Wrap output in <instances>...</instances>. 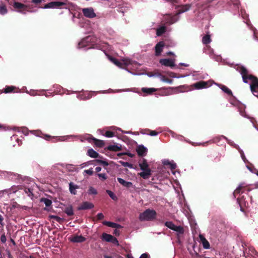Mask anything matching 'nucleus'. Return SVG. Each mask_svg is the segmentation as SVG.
Returning a JSON list of instances; mask_svg holds the SVG:
<instances>
[{"label":"nucleus","instance_id":"nucleus-1","mask_svg":"<svg viewBox=\"0 0 258 258\" xmlns=\"http://www.w3.org/2000/svg\"><path fill=\"white\" fill-rule=\"evenodd\" d=\"M37 187L35 183L30 181L28 185H13L9 188L0 190V197L7 196L9 198L14 197V196L20 197L21 195L25 194L31 199L34 197V191L37 189Z\"/></svg>","mask_w":258,"mask_h":258},{"label":"nucleus","instance_id":"nucleus-2","mask_svg":"<svg viewBox=\"0 0 258 258\" xmlns=\"http://www.w3.org/2000/svg\"><path fill=\"white\" fill-rule=\"evenodd\" d=\"M242 76L243 82L245 83H248V80L251 81L250 88L251 92L254 94L257 93L258 90V78L251 74H248L247 69L243 66H237L235 68Z\"/></svg>","mask_w":258,"mask_h":258},{"label":"nucleus","instance_id":"nucleus-3","mask_svg":"<svg viewBox=\"0 0 258 258\" xmlns=\"http://www.w3.org/2000/svg\"><path fill=\"white\" fill-rule=\"evenodd\" d=\"M156 216L157 213L155 210L148 209L140 214L139 219L141 221H153L156 219Z\"/></svg>","mask_w":258,"mask_h":258},{"label":"nucleus","instance_id":"nucleus-4","mask_svg":"<svg viewBox=\"0 0 258 258\" xmlns=\"http://www.w3.org/2000/svg\"><path fill=\"white\" fill-rule=\"evenodd\" d=\"M94 42V38L91 36H88L82 39L78 43V48H83L88 47L87 49H89L92 47Z\"/></svg>","mask_w":258,"mask_h":258},{"label":"nucleus","instance_id":"nucleus-5","mask_svg":"<svg viewBox=\"0 0 258 258\" xmlns=\"http://www.w3.org/2000/svg\"><path fill=\"white\" fill-rule=\"evenodd\" d=\"M69 3L67 1H66L65 2H49V9H69Z\"/></svg>","mask_w":258,"mask_h":258},{"label":"nucleus","instance_id":"nucleus-6","mask_svg":"<svg viewBox=\"0 0 258 258\" xmlns=\"http://www.w3.org/2000/svg\"><path fill=\"white\" fill-rule=\"evenodd\" d=\"M13 6L16 11L23 14H26L27 12H31L28 10V6L19 2H14Z\"/></svg>","mask_w":258,"mask_h":258},{"label":"nucleus","instance_id":"nucleus-7","mask_svg":"<svg viewBox=\"0 0 258 258\" xmlns=\"http://www.w3.org/2000/svg\"><path fill=\"white\" fill-rule=\"evenodd\" d=\"M82 13L84 16L89 18H93L96 16V14L92 8L83 9Z\"/></svg>","mask_w":258,"mask_h":258},{"label":"nucleus","instance_id":"nucleus-8","mask_svg":"<svg viewBox=\"0 0 258 258\" xmlns=\"http://www.w3.org/2000/svg\"><path fill=\"white\" fill-rule=\"evenodd\" d=\"M159 62L162 64L166 67H169L171 68H174L175 66L174 63V60L169 58L161 59Z\"/></svg>","mask_w":258,"mask_h":258},{"label":"nucleus","instance_id":"nucleus-9","mask_svg":"<svg viewBox=\"0 0 258 258\" xmlns=\"http://www.w3.org/2000/svg\"><path fill=\"white\" fill-rule=\"evenodd\" d=\"M3 176L7 178L9 180H14L17 178H18L20 176V175L12 172H8V171H3L2 172Z\"/></svg>","mask_w":258,"mask_h":258},{"label":"nucleus","instance_id":"nucleus-10","mask_svg":"<svg viewBox=\"0 0 258 258\" xmlns=\"http://www.w3.org/2000/svg\"><path fill=\"white\" fill-rule=\"evenodd\" d=\"M165 46V43L163 41H160L155 46V55L157 56H159L163 51V48Z\"/></svg>","mask_w":258,"mask_h":258},{"label":"nucleus","instance_id":"nucleus-11","mask_svg":"<svg viewBox=\"0 0 258 258\" xmlns=\"http://www.w3.org/2000/svg\"><path fill=\"white\" fill-rule=\"evenodd\" d=\"M26 93L30 94L31 96H35V95H46V91L43 90H30L29 91H26Z\"/></svg>","mask_w":258,"mask_h":258},{"label":"nucleus","instance_id":"nucleus-12","mask_svg":"<svg viewBox=\"0 0 258 258\" xmlns=\"http://www.w3.org/2000/svg\"><path fill=\"white\" fill-rule=\"evenodd\" d=\"M94 207V205L88 202H84L78 207L79 210H85L92 209Z\"/></svg>","mask_w":258,"mask_h":258},{"label":"nucleus","instance_id":"nucleus-13","mask_svg":"<svg viewBox=\"0 0 258 258\" xmlns=\"http://www.w3.org/2000/svg\"><path fill=\"white\" fill-rule=\"evenodd\" d=\"M71 241L74 243L82 242L86 240V238L82 235H74L70 238Z\"/></svg>","mask_w":258,"mask_h":258},{"label":"nucleus","instance_id":"nucleus-14","mask_svg":"<svg viewBox=\"0 0 258 258\" xmlns=\"http://www.w3.org/2000/svg\"><path fill=\"white\" fill-rule=\"evenodd\" d=\"M237 202L239 204L241 211H243V207L246 206L248 203L245 201L244 196H242L240 198L237 199Z\"/></svg>","mask_w":258,"mask_h":258},{"label":"nucleus","instance_id":"nucleus-15","mask_svg":"<svg viewBox=\"0 0 258 258\" xmlns=\"http://www.w3.org/2000/svg\"><path fill=\"white\" fill-rule=\"evenodd\" d=\"M30 133L37 137L43 138L46 141L48 140V135L46 134L44 135L41 131L39 130L31 131Z\"/></svg>","mask_w":258,"mask_h":258},{"label":"nucleus","instance_id":"nucleus-16","mask_svg":"<svg viewBox=\"0 0 258 258\" xmlns=\"http://www.w3.org/2000/svg\"><path fill=\"white\" fill-rule=\"evenodd\" d=\"M139 174L143 178L147 179L149 178L151 175V170L149 169L147 170H143V172L139 173Z\"/></svg>","mask_w":258,"mask_h":258},{"label":"nucleus","instance_id":"nucleus-17","mask_svg":"<svg viewBox=\"0 0 258 258\" xmlns=\"http://www.w3.org/2000/svg\"><path fill=\"white\" fill-rule=\"evenodd\" d=\"M117 180L118 182L123 186L130 188L133 187V183L130 181H126L121 178L117 177Z\"/></svg>","mask_w":258,"mask_h":258},{"label":"nucleus","instance_id":"nucleus-18","mask_svg":"<svg viewBox=\"0 0 258 258\" xmlns=\"http://www.w3.org/2000/svg\"><path fill=\"white\" fill-rule=\"evenodd\" d=\"M147 149L143 145H140L138 147L137 152L139 156H144L146 155Z\"/></svg>","mask_w":258,"mask_h":258},{"label":"nucleus","instance_id":"nucleus-19","mask_svg":"<svg viewBox=\"0 0 258 258\" xmlns=\"http://www.w3.org/2000/svg\"><path fill=\"white\" fill-rule=\"evenodd\" d=\"M208 86V83L206 82L201 81L198 82L194 84V86L197 89H200L206 88Z\"/></svg>","mask_w":258,"mask_h":258},{"label":"nucleus","instance_id":"nucleus-20","mask_svg":"<svg viewBox=\"0 0 258 258\" xmlns=\"http://www.w3.org/2000/svg\"><path fill=\"white\" fill-rule=\"evenodd\" d=\"M102 224L111 228H121L122 227L120 225L111 222L103 221Z\"/></svg>","mask_w":258,"mask_h":258},{"label":"nucleus","instance_id":"nucleus-21","mask_svg":"<svg viewBox=\"0 0 258 258\" xmlns=\"http://www.w3.org/2000/svg\"><path fill=\"white\" fill-rule=\"evenodd\" d=\"M87 154L89 157L93 158L100 157L99 154L93 149L88 150Z\"/></svg>","mask_w":258,"mask_h":258},{"label":"nucleus","instance_id":"nucleus-22","mask_svg":"<svg viewBox=\"0 0 258 258\" xmlns=\"http://www.w3.org/2000/svg\"><path fill=\"white\" fill-rule=\"evenodd\" d=\"M78 188H79V186L75 184L73 182H71L69 183V190L72 194L76 195V189Z\"/></svg>","mask_w":258,"mask_h":258},{"label":"nucleus","instance_id":"nucleus-23","mask_svg":"<svg viewBox=\"0 0 258 258\" xmlns=\"http://www.w3.org/2000/svg\"><path fill=\"white\" fill-rule=\"evenodd\" d=\"M200 238L202 243L203 246L205 249H209L210 248V243L208 241L203 235H200Z\"/></svg>","mask_w":258,"mask_h":258},{"label":"nucleus","instance_id":"nucleus-24","mask_svg":"<svg viewBox=\"0 0 258 258\" xmlns=\"http://www.w3.org/2000/svg\"><path fill=\"white\" fill-rule=\"evenodd\" d=\"M139 166L142 170L150 169L149 167V165L145 159H143L142 161L139 163Z\"/></svg>","mask_w":258,"mask_h":258},{"label":"nucleus","instance_id":"nucleus-25","mask_svg":"<svg viewBox=\"0 0 258 258\" xmlns=\"http://www.w3.org/2000/svg\"><path fill=\"white\" fill-rule=\"evenodd\" d=\"M91 140L93 141V143L97 147L102 148V147H103L104 146V142L102 140L97 139L94 138H91Z\"/></svg>","mask_w":258,"mask_h":258},{"label":"nucleus","instance_id":"nucleus-26","mask_svg":"<svg viewBox=\"0 0 258 258\" xmlns=\"http://www.w3.org/2000/svg\"><path fill=\"white\" fill-rule=\"evenodd\" d=\"M108 150L112 151H119L121 150V146L117 145H109L107 147Z\"/></svg>","mask_w":258,"mask_h":258},{"label":"nucleus","instance_id":"nucleus-27","mask_svg":"<svg viewBox=\"0 0 258 258\" xmlns=\"http://www.w3.org/2000/svg\"><path fill=\"white\" fill-rule=\"evenodd\" d=\"M112 236H113L110 234H107L106 233H103L102 234L101 238L103 241L110 242Z\"/></svg>","mask_w":258,"mask_h":258},{"label":"nucleus","instance_id":"nucleus-28","mask_svg":"<svg viewBox=\"0 0 258 258\" xmlns=\"http://www.w3.org/2000/svg\"><path fill=\"white\" fill-rule=\"evenodd\" d=\"M157 90L154 88H143L142 89V91L143 92L148 94H151L153 93L154 92H156Z\"/></svg>","mask_w":258,"mask_h":258},{"label":"nucleus","instance_id":"nucleus-29","mask_svg":"<svg viewBox=\"0 0 258 258\" xmlns=\"http://www.w3.org/2000/svg\"><path fill=\"white\" fill-rule=\"evenodd\" d=\"M64 213H66L69 216H71L74 215V211L72 206H69L67 207L64 211Z\"/></svg>","mask_w":258,"mask_h":258},{"label":"nucleus","instance_id":"nucleus-30","mask_svg":"<svg viewBox=\"0 0 258 258\" xmlns=\"http://www.w3.org/2000/svg\"><path fill=\"white\" fill-rule=\"evenodd\" d=\"M211 41L210 35L207 34L205 35L202 38V42L204 44H208Z\"/></svg>","mask_w":258,"mask_h":258},{"label":"nucleus","instance_id":"nucleus-31","mask_svg":"<svg viewBox=\"0 0 258 258\" xmlns=\"http://www.w3.org/2000/svg\"><path fill=\"white\" fill-rule=\"evenodd\" d=\"M173 230L178 233V234H177L178 235L179 234H183L184 232L183 228L181 226H176L175 225Z\"/></svg>","mask_w":258,"mask_h":258},{"label":"nucleus","instance_id":"nucleus-32","mask_svg":"<svg viewBox=\"0 0 258 258\" xmlns=\"http://www.w3.org/2000/svg\"><path fill=\"white\" fill-rule=\"evenodd\" d=\"M166 27L162 26L157 30L156 34L157 36H160L166 32Z\"/></svg>","mask_w":258,"mask_h":258},{"label":"nucleus","instance_id":"nucleus-33","mask_svg":"<svg viewBox=\"0 0 258 258\" xmlns=\"http://www.w3.org/2000/svg\"><path fill=\"white\" fill-rule=\"evenodd\" d=\"M109 59L111 62H112L114 64L118 67H120L122 65V63L115 57L111 56L109 57Z\"/></svg>","mask_w":258,"mask_h":258},{"label":"nucleus","instance_id":"nucleus-34","mask_svg":"<svg viewBox=\"0 0 258 258\" xmlns=\"http://www.w3.org/2000/svg\"><path fill=\"white\" fill-rule=\"evenodd\" d=\"M221 89L223 92L227 93L228 95H232V91L226 86L222 85Z\"/></svg>","mask_w":258,"mask_h":258},{"label":"nucleus","instance_id":"nucleus-35","mask_svg":"<svg viewBox=\"0 0 258 258\" xmlns=\"http://www.w3.org/2000/svg\"><path fill=\"white\" fill-rule=\"evenodd\" d=\"M191 7V5L189 4H186L184 5H182L181 7V9L180 10V11L181 13L185 12L190 9Z\"/></svg>","mask_w":258,"mask_h":258},{"label":"nucleus","instance_id":"nucleus-36","mask_svg":"<svg viewBox=\"0 0 258 258\" xmlns=\"http://www.w3.org/2000/svg\"><path fill=\"white\" fill-rule=\"evenodd\" d=\"M161 80L164 82L167 83L169 84H172L173 82V80L170 79L164 75H162L161 76Z\"/></svg>","mask_w":258,"mask_h":258},{"label":"nucleus","instance_id":"nucleus-37","mask_svg":"<svg viewBox=\"0 0 258 258\" xmlns=\"http://www.w3.org/2000/svg\"><path fill=\"white\" fill-rule=\"evenodd\" d=\"M165 225L170 229L173 230L175 225L171 221H167L165 223Z\"/></svg>","mask_w":258,"mask_h":258},{"label":"nucleus","instance_id":"nucleus-38","mask_svg":"<svg viewBox=\"0 0 258 258\" xmlns=\"http://www.w3.org/2000/svg\"><path fill=\"white\" fill-rule=\"evenodd\" d=\"M8 12L7 9L5 5H1L0 6V14L1 15H5L7 14Z\"/></svg>","mask_w":258,"mask_h":258},{"label":"nucleus","instance_id":"nucleus-39","mask_svg":"<svg viewBox=\"0 0 258 258\" xmlns=\"http://www.w3.org/2000/svg\"><path fill=\"white\" fill-rule=\"evenodd\" d=\"M243 187L244 186L240 185L236 188V189L233 192V196L234 198H236V195L239 194L241 191V190Z\"/></svg>","mask_w":258,"mask_h":258},{"label":"nucleus","instance_id":"nucleus-40","mask_svg":"<svg viewBox=\"0 0 258 258\" xmlns=\"http://www.w3.org/2000/svg\"><path fill=\"white\" fill-rule=\"evenodd\" d=\"M88 193L89 195H96L97 194V191L95 188L92 186H90L89 189L88 190Z\"/></svg>","mask_w":258,"mask_h":258},{"label":"nucleus","instance_id":"nucleus-41","mask_svg":"<svg viewBox=\"0 0 258 258\" xmlns=\"http://www.w3.org/2000/svg\"><path fill=\"white\" fill-rule=\"evenodd\" d=\"M15 88L14 86H6L4 91L5 93H9L12 92Z\"/></svg>","mask_w":258,"mask_h":258},{"label":"nucleus","instance_id":"nucleus-42","mask_svg":"<svg viewBox=\"0 0 258 258\" xmlns=\"http://www.w3.org/2000/svg\"><path fill=\"white\" fill-rule=\"evenodd\" d=\"M106 192L112 200H117V198L116 196L114 194V193L112 191L109 190H106Z\"/></svg>","mask_w":258,"mask_h":258},{"label":"nucleus","instance_id":"nucleus-43","mask_svg":"<svg viewBox=\"0 0 258 258\" xmlns=\"http://www.w3.org/2000/svg\"><path fill=\"white\" fill-rule=\"evenodd\" d=\"M104 136L107 138H111L115 136V133L112 131H107L105 132Z\"/></svg>","mask_w":258,"mask_h":258},{"label":"nucleus","instance_id":"nucleus-44","mask_svg":"<svg viewBox=\"0 0 258 258\" xmlns=\"http://www.w3.org/2000/svg\"><path fill=\"white\" fill-rule=\"evenodd\" d=\"M97 176L102 181L105 180L107 179V176L105 173H98Z\"/></svg>","mask_w":258,"mask_h":258},{"label":"nucleus","instance_id":"nucleus-45","mask_svg":"<svg viewBox=\"0 0 258 258\" xmlns=\"http://www.w3.org/2000/svg\"><path fill=\"white\" fill-rule=\"evenodd\" d=\"M119 162L124 167H128L132 168L133 166V165L131 163H128L127 162H124V161H120Z\"/></svg>","mask_w":258,"mask_h":258},{"label":"nucleus","instance_id":"nucleus-46","mask_svg":"<svg viewBox=\"0 0 258 258\" xmlns=\"http://www.w3.org/2000/svg\"><path fill=\"white\" fill-rule=\"evenodd\" d=\"M110 242H111L116 245H119V243H118V241L117 238H116L114 236H112V239H111V241H110Z\"/></svg>","mask_w":258,"mask_h":258},{"label":"nucleus","instance_id":"nucleus-47","mask_svg":"<svg viewBox=\"0 0 258 258\" xmlns=\"http://www.w3.org/2000/svg\"><path fill=\"white\" fill-rule=\"evenodd\" d=\"M185 87L184 86H180L179 87L173 88V87H169L168 89H176L179 90V92H184V90H182V88H184Z\"/></svg>","mask_w":258,"mask_h":258},{"label":"nucleus","instance_id":"nucleus-48","mask_svg":"<svg viewBox=\"0 0 258 258\" xmlns=\"http://www.w3.org/2000/svg\"><path fill=\"white\" fill-rule=\"evenodd\" d=\"M148 131L149 132V133H148V134H149V135H150L151 136H157L158 134V133L157 132H156V131L149 130Z\"/></svg>","mask_w":258,"mask_h":258},{"label":"nucleus","instance_id":"nucleus-49","mask_svg":"<svg viewBox=\"0 0 258 258\" xmlns=\"http://www.w3.org/2000/svg\"><path fill=\"white\" fill-rule=\"evenodd\" d=\"M104 218V215L102 213H99L97 215L96 220H100Z\"/></svg>","mask_w":258,"mask_h":258},{"label":"nucleus","instance_id":"nucleus-50","mask_svg":"<svg viewBox=\"0 0 258 258\" xmlns=\"http://www.w3.org/2000/svg\"><path fill=\"white\" fill-rule=\"evenodd\" d=\"M232 4L238 8L240 5V1L239 0H234L232 1Z\"/></svg>","mask_w":258,"mask_h":258},{"label":"nucleus","instance_id":"nucleus-51","mask_svg":"<svg viewBox=\"0 0 258 258\" xmlns=\"http://www.w3.org/2000/svg\"><path fill=\"white\" fill-rule=\"evenodd\" d=\"M84 172H85L86 173L88 174L89 175H92L93 173V171L92 170V168H90L89 169L84 170Z\"/></svg>","mask_w":258,"mask_h":258},{"label":"nucleus","instance_id":"nucleus-52","mask_svg":"<svg viewBox=\"0 0 258 258\" xmlns=\"http://www.w3.org/2000/svg\"><path fill=\"white\" fill-rule=\"evenodd\" d=\"M169 166L171 170H174L176 168V164L175 163L171 162Z\"/></svg>","mask_w":258,"mask_h":258},{"label":"nucleus","instance_id":"nucleus-53","mask_svg":"<svg viewBox=\"0 0 258 258\" xmlns=\"http://www.w3.org/2000/svg\"><path fill=\"white\" fill-rule=\"evenodd\" d=\"M45 1V0H32V2L35 4H38Z\"/></svg>","mask_w":258,"mask_h":258},{"label":"nucleus","instance_id":"nucleus-54","mask_svg":"<svg viewBox=\"0 0 258 258\" xmlns=\"http://www.w3.org/2000/svg\"><path fill=\"white\" fill-rule=\"evenodd\" d=\"M175 22L174 21V18L173 17H171L169 18V21H167V23H168L169 24H172Z\"/></svg>","mask_w":258,"mask_h":258},{"label":"nucleus","instance_id":"nucleus-55","mask_svg":"<svg viewBox=\"0 0 258 258\" xmlns=\"http://www.w3.org/2000/svg\"><path fill=\"white\" fill-rule=\"evenodd\" d=\"M1 240L3 243H5L6 241L7 238L5 235H2L1 236Z\"/></svg>","mask_w":258,"mask_h":258},{"label":"nucleus","instance_id":"nucleus-56","mask_svg":"<svg viewBox=\"0 0 258 258\" xmlns=\"http://www.w3.org/2000/svg\"><path fill=\"white\" fill-rule=\"evenodd\" d=\"M149 255L147 253L142 254L140 257V258H149Z\"/></svg>","mask_w":258,"mask_h":258},{"label":"nucleus","instance_id":"nucleus-57","mask_svg":"<svg viewBox=\"0 0 258 258\" xmlns=\"http://www.w3.org/2000/svg\"><path fill=\"white\" fill-rule=\"evenodd\" d=\"M42 201H44L45 205H46V208H45V210H47V207H48V199H44V200H43Z\"/></svg>","mask_w":258,"mask_h":258},{"label":"nucleus","instance_id":"nucleus-58","mask_svg":"<svg viewBox=\"0 0 258 258\" xmlns=\"http://www.w3.org/2000/svg\"><path fill=\"white\" fill-rule=\"evenodd\" d=\"M4 218L2 215H0V224L2 226H4V224L3 223Z\"/></svg>","mask_w":258,"mask_h":258},{"label":"nucleus","instance_id":"nucleus-59","mask_svg":"<svg viewBox=\"0 0 258 258\" xmlns=\"http://www.w3.org/2000/svg\"><path fill=\"white\" fill-rule=\"evenodd\" d=\"M101 165L103 166H107L108 165V163L107 161L102 160V163Z\"/></svg>","mask_w":258,"mask_h":258},{"label":"nucleus","instance_id":"nucleus-60","mask_svg":"<svg viewBox=\"0 0 258 258\" xmlns=\"http://www.w3.org/2000/svg\"><path fill=\"white\" fill-rule=\"evenodd\" d=\"M93 161L95 162L96 163H97L98 164H100L101 165V163H102V160H100V159H95Z\"/></svg>","mask_w":258,"mask_h":258},{"label":"nucleus","instance_id":"nucleus-61","mask_svg":"<svg viewBox=\"0 0 258 258\" xmlns=\"http://www.w3.org/2000/svg\"><path fill=\"white\" fill-rule=\"evenodd\" d=\"M113 234H115L116 236H119V231L117 229H115L114 230Z\"/></svg>","mask_w":258,"mask_h":258},{"label":"nucleus","instance_id":"nucleus-62","mask_svg":"<svg viewBox=\"0 0 258 258\" xmlns=\"http://www.w3.org/2000/svg\"><path fill=\"white\" fill-rule=\"evenodd\" d=\"M104 258H114V254L113 255H108L105 254V255H104Z\"/></svg>","mask_w":258,"mask_h":258},{"label":"nucleus","instance_id":"nucleus-63","mask_svg":"<svg viewBox=\"0 0 258 258\" xmlns=\"http://www.w3.org/2000/svg\"><path fill=\"white\" fill-rule=\"evenodd\" d=\"M171 163V162H170L169 161H168V160H166V161H165L164 162V164L165 165H170V164Z\"/></svg>","mask_w":258,"mask_h":258},{"label":"nucleus","instance_id":"nucleus-64","mask_svg":"<svg viewBox=\"0 0 258 258\" xmlns=\"http://www.w3.org/2000/svg\"><path fill=\"white\" fill-rule=\"evenodd\" d=\"M114 258H123V257L120 255H118L117 254H114Z\"/></svg>","mask_w":258,"mask_h":258}]
</instances>
